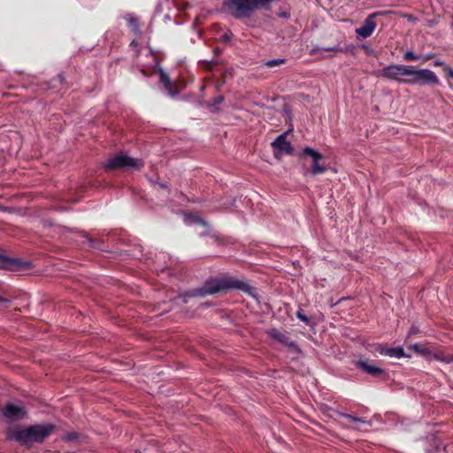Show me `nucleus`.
Wrapping results in <instances>:
<instances>
[{"label": "nucleus", "instance_id": "4be33fe9", "mask_svg": "<svg viewBox=\"0 0 453 453\" xmlns=\"http://www.w3.org/2000/svg\"><path fill=\"white\" fill-rule=\"evenodd\" d=\"M296 317L306 325H311V319L303 313L302 309L296 311Z\"/></svg>", "mask_w": 453, "mask_h": 453}, {"label": "nucleus", "instance_id": "7c9ffc66", "mask_svg": "<svg viewBox=\"0 0 453 453\" xmlns=\"http://www.w3.org/2000/svg\"><path fill=\"white\" fill-rule=\"evenodd\" d=\"M64 76L63 74H58L56 78H54L52 81H51V83H55V82H58L59 84H62L64 82Z\"/></svg>", "mask_w": 453, "mask_h": 453}, {"label": "nucleus", "instance_id": "ea45409f", "mask_svg": "<svg viewBox=\"0 0 453 453\" xmlns=\"http://www.w3.org/2000/svg\"><path fill=\"white\" fill-rule=\"evenodd\" d=\"M50 88H56V85H51Z\"/></svg>", "mask_w": 453, "mask_h": 453}, {"label": "nucleus", "instance_id": "9d476101", "mask_svg": "<svg viewBox=\"0 0 453 453\" xmlns=\"http://www.w3.org/2000/svg\"><path fill=\"white\" fill-rule=\"evenodd\" d=\"M31 267V263L18 258L10 257L0 252V269L19 271Z\"/></svg>", "mask_w": 453, "mask_h": 453}, {"label": "nucleus", "instance_id": "4468645a", "mask_svg": "<svg viewBox=\"0 0 453 453\" xmlns=\"http://www.w3.org/2000/svg\"><path fill=\"white\" fill-rule=\"evenodd\" d=\"M376 351H378L380 355L388 356L390 357L402 358L405 357L404 350L402 347L385 348L380 345L376 348Z\"/></svg>", "mask_w": 453, "mask_h": 453}, {"label": "nucleus", "instance_id": "412c9836", "mask_svg": "<svg viewBox=\"0 0 453 453\" xmlns=\"http://www.w3.org/2000/svg\"><path fill=\"white\" fill-rule=\"evenodd\" d=\"M233 36L234 35L231 32V30L227 29L220 35L219 41L222 42H229L232 40Z\"/></svg>", "mask_w": 453, "mask_h": 453}, {"label": "nucleus", "instance_id": "a211bd4d", "mask_svg": "<svg viewBox=\"0 0 453 453\" xmlns=\"http://www.w3.org/2000/svg\"><path fill=\"white\" fill-rule=\"evenodd\" d=\"M225 100V97L221 95L215 96L211 104H209V107L211 108V111H217L219 110V105L222 104Z\"/></svg>", "mask_w": 453, "mask_h": 453}, {"label": "nucleus", "instance_id": "b1692460", "mask_svg": "<svg viewBox=\"0 0 453 453\" xmlns=\"http://www.w3.org/2000/svg\"><path fill=\"white\" fill-rule=\"evenodd\" d=\"M286 62V59L283 58H278V59H273L269 60L265 63V65L268 67H274L280 65H282Z\"/></svg>", "mask_w": 453, "mask_h": 453}, {"label": "nucleus", "instance_id": "4c0bfd02", "mask_svg": "<svg viewBox=\"0 0 453 453\" xmlns=\"http://www.w3.org/2000/svg\"><path fill=\"white\" fill-rule=\"evenodd\" d=\"M136 44H137V42L134 40L131 43V45H136Z\"/></svg>", "mask_w": 453, "mask_h": 453}, {"label": "nucleus", "instance_id": "ddd939ff", "mask_svg": "<svg viewBox=\"0 0 453 453\" xmlns=\"http://www.w3.org/2000/svg\"><path fill=\"white\" fill-rule=\"evenodd\" d=\"M339 416L343 418L342 425L349 428L360 429L359 424L366 423L364 418L350 414L339 412Z\"/></svg>", "mask_w": 453, "mask_h": 453}, {"label": "nucleus", "instance_id": "f03ea898", "mask_svg": "<svg viewBox=\"0 0 453 453\" xmlns=\"http://www.w3.org/2000/svg\"><path fill=\"white\" fill-rule=\"evenodd\" d=\"M56 430L53 424H35L28 426H15L6 431V439L30 448L35 443L41 444Z\"/></svg>", "mask_w": 453, "mask_h": 453}, {"label": "nucleus", "instance_id": "9b49d317", "mask_svg": "<svg viewBox=\"0 0 453 453\" xmlns=\"http://www.w3.org/2000/svg\"><path fill=\"white\" fill-rule=\"evenodd\" d=\"M1 412L6 419L12 421L21 420L27 416L25 407L15 405L12 403H7Z\"/></svg>", "mask_w": 453, "mask_h": 453}, {"label": "nucleus", "instance_id": "1a4fd4ad", "mask_svg": "<svg viewBox=\"0 0 453 453\" xmlns=\"http://www.w3.org/2000/svg\"><path fill=\"white\" fill-rule=\"evenodd\" d=\"M374 363L375 361L369 360L368 358H360L353 361V365L357 369L372 377L379 378L384 375L386 373L385 371L382 368L376 366Z\"/></svg>", "mask_w": 453, "mask_h": 453}, {"label": "nucleus", "instance_id": "6ab92c4d", "mask_svg": "<svg viewBox=\"0 0 453 453\" xmlns=\"http://www.w3.org/2000/svg\"><path fill=\"white\" fill-rule=\"evenodd\" d=\"M403 59L405 61H417V60H419L421 59V57L415 54L413 51L411 50H408L406 51L404 54H403Z\"/></svg>", "mask_w": 453, "mask_h": 453}, {"label": "nucleus", "instance_id": "5701e85b", "mask_svg": "<svg viewBox=\"0 0 453 453\" xmlns=\"http://www.w3.org/2000/svg\"><path fill=\"white\" fill-rule=\"evenodd\" d=\"M159 80L163 86L169 85V82L172 81L169 75L163 70L159 73Z\"/></svg>", "mask_w": 453, "mask_h": 453}, {"label": "nucleus", "instance_id": "20e7f679", "mask_svg": "<svg viewBox=\"0 0 453 453\" xmlns=\"http://www.w3.org/2000/svg\"><path fill=\"white\" fill-rule=\"evenodd\" d=\"M408 73H405L404 80H401V83L410 85H435L439 83L436 74L428 69L416 70L413 66H407Z\"/></svg>", "mask_w": 453, "mask_h": 453}, {"label": "nucleus", "instance_id": "f704fd0d", "mask_svg": "<svg viewBox=\"0 0 453 453\" xmlns=\"http://www.w3.org/2000/svg\"><path fill=\"white\" fill-rule=\"evenodd\" d=\"M279 16L281 17V18L287 19V18L289 17V14L288 12H282L279 13Z\"/></svg>", "mask_w": 453, "mask_h": 453}, {"label": "nucleus", "instance_id": "cd10ccee", "mask_svg": "<svg viewBox=\"0 0 453 453\" xmlns=\"http://www.w3.org/2000/svg\"><path fill=\"white\" fill-rule=\"evenodd\" d=\"M322 50L325 51H333V52H342L343 50L340 46H334L328 48H322Z\"/></svg>", "mask_w": 453, "mask_h": 453}, {"label": "nucleus", "instance_id": "aec40b11", "mask_svg": "<svg viewBox=\"0 0 453 453\" xmlns=\"http://www.w3.org/2000/svg\"><path fill=\"white\" fill-rule=\"evenodd\" d=\"M87 238V241H88V247L90 248H93V249H97V250H101V246H102V242L96 239H93L91 237H88V236H86Z\"/></svg>", "mask_w": 453, "mask_h": 453}, {"label": "nucleus", "instance_id": "6e6552de", "mask_svg": "<svg viewBox=\"0 0 453 453\" xmlns=\"http://www.w3.org/2000/svg\"><path fill=\"white\" fill-rule=\"evenodd\" d=\"M388 12H375L367 16L363 25L356 29V34L358 38L365 39L372 35L376 28L375 19L379 16L387 14Z\"/></svg>", "mask_w": 453, "mask_h": 453}, {"label": "nucleus", "instance_id": "39448f33", "mask_svg": "<svg viewBox=\"0 0 453 453\" xmlns=\"http://www.w3.org/2000/svg\"><path fill=\"white\" fill-rule=\"evenodd\" d=\"M142 165L135 158L130 157L124 153H119L110 158L104 165L106 172H111L122 168L140 169Z\"/></svg>", "mask_w": 453, "mask_h": 453}, {"label": "nucleus", "instance_id": "f257e3e1", "mask_svg": "<svg viewBox=\"0 0 453 453\" xmlns=\"http://www.w3.org/2000/svg\"><path fill=\"white\" fill-rule=\"evenodd\" d=\"M229 289H237L253 297L257 296V292L256 288L250 286L249 282L245 280L232 277L214 278L206 280L203 286L199 288L191 289L180 295L178 299L181 300L182 303H187L188 302V298L203 297Z\"/></svg>", "mask_w": 453, "mask_h": 453}, {"label": "nucleus", "instance_id": "c85d7f7f", "mask_svg": "<svg viewBox=\"0 0 453 453\" xmlns=\"http://www.w3.org/2000/svg\"><path fill=\"white\" fill-rule=\"evenodd\" d=\"M79 437V434L75 432H71L66 434L65 439L69 441H75Z\"/></svg>", "mask_w": 453, "mask_h": 453}, {"label": "nucleus", "instance_id": "c756f323", "mask_svg": "<svg viewBox=\"0 0 453 453\" xmlns=\"http://www.w3.org/2000/svg\"><path fill=\"white\" fill-rule=\"evenodd\" d=\"M444 71L446 73V75L449 77V78H452L453 79V69L450 68L449 66L448 65H445L444 66Z\"/></svg>", "mask_w": 453, "mask_h": 453}, {"label": "nucleus", "instance_id": "e433bc0d", "mask_svg": "<svg viewBox=\"0 0 453 453\" xmlns=\"http://www.w3.org/2000/svg\"><path fill=\"white\" fill-rule=\"evenodd\" d=\"M418 332L417 328L412 326L411 329H410V332L409 334H416Z\"/></svg>", "mask_w": 453, "mask_h": 453}, {"label": "nucleus", "instance_id": "473e14b6", "mask_svg": "<svg viewBox=\"0 0 453 453\" xmlns=\"http://www.w3.org/2000/svg\"><path fill=\"white\" fill-rule=\"evenodd\" d=\"M159 187H160L161 188H163V189H166V190H168V191H169V187H168V185H167L165 182H161V183H159Z\"/></svg>", "mask_w": 453, "mask_h": 453}, {"label": "nucleus", "instance_id": "bb28decb", "mask_svg": "<svg viewBox=\"0 0 453 453\" xmlns=\"http://www.w3.org/2000/svg\"><path fill=\"white\" fill-rule=\"evenodd\" d=\"M219 65V62L217 60H211V61H207L205 63V68L209 71H211L212 68L215 66V65Z\"/></svg>", "mask_w": 453, "mask_h": 453}, {"label": "nucleus", "instance_id": "423d86ee", "mask_svg": "<svg viewBox=\"0 0 453 453\" xmlns=\"http://www.w3.org/2000/svg\"><path fill=\"white\" fill-rule=\"evenodd\" d=\"M297 157L300 160L305 161L307 157L311 158V173L312 175H319L325 173L326 167L324 164H320V161L324 159V156L319 151L313 150L311 147L303 148L298 154Z\"/></svg>", "mask_w": 453, "mask_h": 453}, {"label": "nucleus", "instance_id": "393cba45", "mask_svg": "<svg viewBox=\"0 0 453 453\" xmlns=\"http://www.w3.org/2000/svg\"><path fill=\"white\" fill-rule=\"evenodd\" d=\"M11 304V300L0 296V308H9Z\"/></svg>", "mask_w": 453, "mask_h": 453}, {"label": "nucleus", "instance_id": "0eeeda50", "mask_svg": "<svg viewBox=\"0 0 453 453\" xmlns=\"http://www.w3.org/2000/svg\"><path fill=\"white\" fill-rule=\"evenodd\" d=\"M288 133V132H286L279 135L271 143V146L273 149V155L278 160H280L283 155L291 156L294 154V147L291 145L290 142L287 140Z\"/></svg>", "mask_w": 453, "mask_h": 453}, {"label": "nucleus", "instance_id": "2eb2a0df", "mask_svg": "<svg viewBox=\"0 0 453 453\" xmlns=\"http://www.w3.org/2000/svg\"><path fill=\"white\" fill-rule=\"evenodd\" d=\"M268 335L272 339H273V340H275V341H277V342H280L282 344H285L287 346L292 347V346L295 345V342L293 341H291V339L289 338V336L286 333H282V332H280V330H278L276 328L271 329L268 332Z\"/></svg>", "mask_w": 453, "mask_h": 453}, {"label": "nucleus", "instance_id": "2f4dec72", "mask_svg": "<svg viewBox=\"0 0 453 453\" xmlns=\"http://www.w3.org/2000/svg\"><path fill=\"white\" fill-rule=\"evenodd\" d=\"M434 54H427L425 57L421 58L423 62H426L427 60H430L434 58Z\"/></svg>", "mask_w": 453, "mask_h": 453}, {"label": "nucleus", "instance_id": "f8f14e48", "mask_svg": "<svg viewBox=\"0 0 453 453\" xmlns=\"http://www.w3.org/2000/svg\"><path fill=\"white\" fill-rule=\"evenodd\" d=\"M407 66L403 65H391L381 69L380 75L388 79L395 80L401 83V80H404L402 77L408 73Z\"/></svg>", "mask_w": 453, "mask_h": 453}, {"label": "nucleus", "instance_id": "c9c22d12", "mask_svg": "<svg viewBox=\"0 0 453 453\" xmlns=\"http://www.w3.org/2000/svg\"><path fill=\"white\" fill-rule=\"evenodd\" d=\"M434 66H443V65H444V63H443V62H441V61L436 60V61L434 63Z\"/></svg>", "mask_w": 453, "mask_h": 453}, {"label": "nucleus", "instance_id": "58836bf2", "mask_svg": "<svg viewBox=\"0 0 453 453\" xmlns=\"http://www.w3.org/2000/svg\"><path fill=\"white\" fill-rule=\"evenodd\" d=\"M199 222H201L203 225H205V222L203 219H199Z\"/></svg>", "mask_w": 453, "mask_h": 453}, {"label": "nucleus", "instance_id": "a878e982", "mask_svg": "<svg viewBox=\"0 0 453 453\" xmlns=\"http://www.w3.org/2000/svg\"><path fill=\"white\" fill-rule=\"evenodd\" d=\"M411 349L415 351V352H418V353H421V354H425L426 351V349L421 345V344H413L411 346Z\"/></svg>", "mask_w": 453, "mask_h": 453}, {"label": "nucleus", "instance_id": "f3484780", "mask_svg": "<svg viewBox=\"0 0 453 453\" xmlns=\"http://www.w3.org/2000/svg\"><path fill=\"white\" fill-rule=\"evenodd\" d=\"M164 88L171 97H175L180 92L178 86L173 81H170L169 85H165Z\"/></svg>", "mask_w": 453, "mask_h": 453}, {"label": "nucleus", "instance_id": "7ed1b4c3", "mask_svg": "<svg viewBox=\"0 0 453 453\" xmlns=\"http://www.w3.org/2000/svg\"><path fill=\"white\" fill-rule=\"evenodd\" d=\"M272 0H224L223 7L235 19L250 18Z\"/></svg>", "mask_w": 453, "mask_h": 453}, {"label": "nucleus", "instance_id": "a19ab883", "mask_svg": "<svg viewBox=\"0 0 453 453\" xmlns=\"http://www.w3.org/2000/svg\"><path fill=\"white\" fill-rule=\"evenodd\" d=\"M136 453H142L141 451H136Z\"/></svg>", "mask_w": 453, "mask_h": 453}, {"label": "nucleus", "instance_id": "dca6fc26", "mask_svg": "<svg viewBox=\"0 0 453 453\" xmlns=\"http://www.w3.org/2000/svg\"><path fill=\"white\" fill-rule=\"evenodd\" d=\"M126 19L127 20L128 22V26L130 27V29L137 34L140 32V28H139V21H138V19L136 17H134L132 15H129L127 18H126Z\"/></svg>", "mask_w": 453, "mask_h": 453}, {"label": "nucleus", "instance_id": "72a5a7b5", "mask_svg": "<svg viewBox=\"0 0 453 453\" xmlns=\"http://www.w3.org/2000/svg\"><path fill=\"white\" fill-rule=\"evenodd\" d=\"M222 52V50L219 47H217L213 50V53L215 56L219 55Z\"/></svg>", "mask_w": 453, "mask_h": 453}]
</instances>
